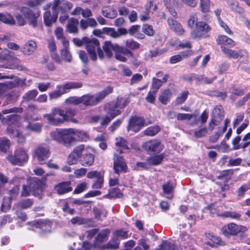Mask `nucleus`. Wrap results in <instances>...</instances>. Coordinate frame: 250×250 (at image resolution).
<instances>
[{
	"label": "nucleus",
	"mask_w": 250,
	"mask_h": 250,
	"mask_svg": "<svg viewBox=\"0 0 250 250\" xmlns=\"http://www.w3.org/2000/svg\"><path fill=\"white\" fill-rule=\"evenodd\" d=\"M21 12L27 20L29 25L35 28L37 26V19L40 16L41 13L39 10L33 11L28 7H22L21 9Z\"/></svg>",
	"instance_id": "9"
},
{
	"label": "nucleus",
	"mask_w": 250,
	"mask_h": 250,
	"mask_svg": "<svg viewBox=\"0 0 250 250\" xmlns=\"http://www.w3.org/2000/svg\"><path fill=\"white\" fill-rule=\"evenodd\" d=\"M61 55L62 60L65 62H70L72 60V56L68 49H62Z\"/></svg>",
	"instance_id": "56"
},
{
	"label": "nucleus",
	"mask_w": 250,
	"mask_h": 250,
	"mask_svg": "<svg viewBox=\"0 0 250 250\" xmlns=\"http://www.w3.org/2000/svg\"><path fill=\"white\" fill-rule=\"evenodd\" d=\"M87 188V184L86 182L78 184L74 189L73 193L75 194L80 193Z\"/></svg>",
	"instance_id": "64"
},
{
	"label": "nucleus",
	"mask_w": 250,
	"mask_h": 250,
	"mask_svg": "<svg viewBox=\"0 0 250 250\" xmlns=\"http://www.w3.org/2000/svg\"><path fill=\"white\" fill-rule=\"evenodd\" d=\"M83 84L81 82H69L63 85H58L57 90L51 92L49 94L50 100L57 99L62 96V94L68 93L71 89H78L82 87Z\"/></svg>",
	"instance_id": "5"
},
{
	"label": "nucleus",
	"mask_w": 250,
	"mask_h": 250,
	"mask_svg": "<svg viewBox=\"0 0 250 250\" xmlns=\"http://www.w3.org/2000/svg\"><path fill=\"white\" fill-rule=\"evenodd\" d=\"M118 108L115 101L111 102L104 106V110L106 113V115L113 119L121 113V111Z\"/></svg>",
	"instance_id": "20"
},
{
	"label": "nucleus",
	"mask_w": 250,
	"mask_h": 250,
	"mask_svg": "<svg viewBox=\"0 0 250 250\" xmlns=\"http://www.w3.org/2000/svg\"><path fill=\"white\" fill-rule=\"evenodd\" d=\"M23 177H18L17 176L14 177L12 179L10 180L9 183L15 185V186L9 191L10 197L11 199H14L18 195L20 190L19 183L21 180H24Z\"/></svg>",
	"instance_id": "21"
},
{
	"label": "nucleus",
	"mask_w": 250,
	"mask_h": 250,
	"mask_svg": "<svg viewBox=\"0 0 250 250\" xmlns=\"http://www.w3.org/2000/svg\"><path fill=\"white\" fill-rule=\"evenodd\" d=\"M162 83L161 80L155 77L153 78L151 83V89L153 91H154V92H157L162 86Z\"/></svg>",
	"instance_id": "53"
},
{
	"label": "nucleus",
	"mask_w": 250,
	"mask_h": 250,
	"mask_svg": "<svg viewBox=\"0 0 250 250\" xmlns=\"http://www.w3.org/2000/svg\"><path fill=\"white\" fill-rule=\"evenodd\" d=\"M102 15L109 19H114L117 15V11L111 6H105L102 9Z\"/></svg>",
	"instance_id": "29"
},
{
	"label": "nucleus",
	"mask_w": 250,
	"mask_h": 250,
	"mask_svg": "<svg viewBox=\"0 0 250 250\" xmlns=\"http://www.w3.org/2000/svg\"><path fill=\"white\" fill-rule=\"evenodd\" d=\"M33 203V199L27 198L20 201L18 203V206L22 209H27L31 207Z\"/></svg>",
	"instance_id": "42"
},
{
	"label": "nucleus",
	"mask_w": 250,
	"mask_h": 250,
	"mask_svg": "<svg viewBox=\"0 0 250 250\" xmlns=\"http://www.w3.org/2000/svg\"><path fill=\"white\" fill-rule=\"evenodd\" d=\"M223 218L229 217L234 219H240L241 214L235 211H227L219 215Z\"/></svg>",
	"instance_id": "44"
},
{
	"label": "nucleus",
	"mask_w": 250,
	"mask_h": 250,
	"mask_svg": "<svg viewBox=\"0 0 250 250\" xmlns=\"http://www.w3.org/2000/svg\"><path fill=\"white\" fill-rule=\"evenodd\" d=\"M25 128L28 130L32 131L36 133H40L42 130V125L39 123L32 124L29 122Z\"/></svg>",
	"instance_id": "46"
},
{
	"label": "nucleus",
	"mask_w": 250,
	"mask_h": 250,
	"mask_svg": "<svg viewBox=\"0 0 250 250\" xmlns=\"http://www.w3.org/2000/svg\"><path fill=\"white\" fill-rule=\"evenodd\" d=\"M125 49H128L130 52L131 50H137L139 48L140 44L133 39H129L125 42Z\"/></svg>",
	"instance_id": "40"
},
{
	"label": "nucleus",
	"mask_w": 250,
	"mask_h": 250,
	"mask_svg": "<svg viewBox=\"0 0 250 250\" xmlns=\"http://www.w3.org/2000/svg\"><path fill=\"white\" fill-rule=\"evenodd\" d=\"M162 189L164 193L170 194L173 192L174 187L170 182H167L163 185Z\"/></svg>",
	"instance_id": "60"
},
{
	"label": "nucleus",
	"mask_w": 250,
	"mask_h": 250,
	"mask_svg": "<svg viewBox=\"0 0 250 250\" xmlns=\"http://www.w3.org/2000/svg\"><path fill=\"white\" fill-rule=\"evenodd\" d=\"M71 182L70 181L59 183L56 189L59 194H63L69 192L72 190V188L70 187Z\"/></svg>",
	"instance_id": "23"
},
{
	"label": "nucleus",
	"mask_w": 250,
	"mask_h": 250,
	"mask_svg": "<svg viewBox=\"0 0 250 250\" xmlns=\"http://www.w3.org/2000/svg\"><path fill=\"white\" fill-rule=\"evenodd\" d=\"M50 156L49 148L48 146H38L34 152V157H36L40 164H44V161L47 159Z\"/></svg>",
	"instance_id": "15"
},
{
	"label": "nucleus",
	"mask_w": 250,
	"mask_h": 250,
	"mask_svg": "<svg viewBox=\"0 0 250 250\" xmlns=\"http://www.w3.org/2000/svg\"><path fill=\"white\" fill-rule=\"evenodd\" d=\"M7 160L13 165L21 166L28 160V156L26 151L21 148L15 150L14 154L9 155Z\"/></svg>",
	"instance_id": "7"
},
{
	"label": "nucleus",
	"mask_w": 250,
	"mask_h": 250,
	"mask_svg": "<svg viewBox=\"0 0 250 250\" xmlns=\"http://www.w3.org/2000/svg\"><path fill=\"white\" fill-rule=\"evenodd\" d=\"M189 92L188 90H185L181 92L175 100L176 104H181L187 99Z\"/></svg>",
	"instance_id": "45"
},
{
	"label": "nucleus",
	"mask_w": 250,
	"mask_h": 250,
	"mask_svg": "<svg viewBox=\"0 0 250 250\" xmlns=\"http://www.w3.org/2000/svg\"><path fill=\"white\" fill-rule=\"evenodd\" d=\"M113 236L115 238L120 239H125L129 237V235L127 231H125L123 229H121L115 230L113 233Z\"/></svg>",
	"instance_id": "43"
},
{
	"label": "nucleus",
	"mask_w": 250,
	"mask_h": 250,
	"mask_svg": "<svg viewBox=\"0 0 250 250\" xmlns=\"http://www.w3.org/2000/svg\"><path fill=\"white\" fill-rule=\"evenodd\" d=\"M84 44L88 52L90 59L93 61H96L97 59V54L101 60L104 58L103 51L101 49L99 40L94 38H88L84 37Z\"/></svg>",
	"instance_id": "4"
},
{
	"label": "nucleus",
	"mask_w": 250,
	"mask_h": 250,
	"mask_svg": "<svg viewBox=\"0 0 250 250\" xmlns=\"http://www.w3.org/2000/svg\"><path fill=\"white\" fill-rule=\"evenodd\" d=\"M143 147L148 154L159 153L163 149L164 146L159 141L153 140L144 143Z\"/></svg>",
	"instance_id": "16"
},
{
	"label": "nucleus",
	"mask_w": 250,
	"mask_h": 250,
	"mask_svg": "<svg viewBox=\"0 0 250 250\" xmlns=\"http://www.w3.org/2000/svg\"><path fill=\"white\" fill-rule=\"evenodd\" d=\"M247 229L246 227L230 223L223 227L221 231L224 236L229 237L230 235H236L239 233H243L246 231Z\"/></svg>",
	"instance_id": "12"
},
{
	"label": "nucleus",
	"mask_w": 250,
	"mask_h": 250,
	"mask_svg": "<svg viewBox=\"0 0 250 250\" xmlns=\"http://www.w3.org/2000/svg\"><path fill=\"white\" fill-rule=\"evenodd\" d=\"M76 114V111L72 109H68L66 111L55 108L52 109L51 114H47V118L50 124L58 125L64 122V121H68Z\"/></svg>",
	"instance_id": "3"
},
{
	"label": "nucleus",
	"mask_w": 250,
	"mask_h": 250,
	"mask_svg": "<svg viewBox=\"0 0 250 250\" xmlns=\"http://www.w3.org/2000/svg\"><path fill=\"white\" fill-rule=\"evenodd\" d=\"M120 239L114 236L107 243L104 245V249H117L119 248Z\"/></svg>",
	"instance_id": "35"
},
{
	"label": "nucleus",
	"mask_w": 250,
	"mask_h": 250,
	"mask_svg": "<svg viewBox=\"0 0 250 250\" xmlns=\"http://www.w3.org/2000/svg\"><path fill=\"white\" fill-rule=\"evenodd\" d=\"M72 4L65 0H60L59 10L62 13H68L72 8Z\"/></svg>",
	"instance_id": "37"
},
{
	"label": "nucleus",
	"mask_w": 250,
	"mask_h": 250,
	"mask_svg": "<svg viewBox=\"0 0 250 250\" xmlns=\"http://www.w3.org/2000/svg\"><path fill=\"white\" fill-rule=\"evenodd\" d=\"M176 246L172 241L163 240L159 245V248L155 250H175Z\"/></svg>",
	"instance_id": "36"
},
{
	"label": "nucleus",
	"mask_w": 250,
	"mask_h": 250,
	"mask_svg": "<svg viewBox=\"0 0 250 250\" xmlns=\"http://www.w3.org/2000/svg\"><path fill=\"white\" fill-rule=\"evenodd\" d=\"M228 4L232 11L240 14L244 13V10L243 8L239 5L238 2L229 1Z\"/></svg>",
	"instance_id": "49"
},
{
	"label": "nucleus",
	"mask_w": 250,
	"mask_h": 250,
	"mask_svg": "<svg viewBox=\"0 0 250 250\" xmlns=\"http://www.w3.org/2000/svg\"><path fill=\"white\" fill-rule=\"evenodd\" d=\"M171 96V92L170 90L168 88L164 90L160 95L159 96L158 99L159 101L163 104H167L168 102L169 101L170 98Z\"/></svg>",
	"instance_id": "33"
},
{
	"label": "nucleus",
	"mask_w": 250,
	"mask_h": 250,
	"mask_svg": "<svg viewBox=\"0 0 250 250\" xmlns=\"http://www.w3.org/2000/svg\"><path fill=\"white\" fill-rule=\"evenodd\" d=\"M130 102V100L128 98L118 97L116 101H115V104L120 109L124 108Z\"/></svg>",
	"instance_id": "47"
},
{
	"label": "nucleus",
	"mask_w": 250,
	"mask_h": 250,
	"mask_svg": "<svg viewBox=\"0 0 250 250\" xmlns=\"http://www.w3.org/2000/svg\"><path fill=\"white\" fill-rule=\"evenodd\" d=\"M15 86V83L13 82L0 83V94L4 93L7 89L14 87Z\"/></svg>",
	"instance_id": "51"
},
{
	"label": "nucleus",
	"mask_w": 250,
	"mask_h": 250,
	"mask_svg": "<svg viewBox=\"0 0 250 250\" xmlns=\"http://www.w3.org/2000/svg\"><path fill=\"white\" fill-rule=\"evenodd\" d=\"M79 24V21L74 18H71L68 20V24L67 25V28L68 31L70 33H76L78 32V30L77 25Z\"/></svg>",
	"instance_id": "32"
},
{
	"label": "nucleus",
	"mask_w": 250,
	"mask_h": 250,
	"mask_svg": "<svg viewBox=\"0 0 250 250\" xmlns=\"http://www.w3.org/2000/svg\"><path fill=\"white\" fill-rule=\"evenodd\" d=\"M229 98L232 102H234L239 97L245 93V90L241 86L235 84H232L229 88Z\"/></svg>",
	"instance_id": "19"
},
{
	"label": "nucleus",
	"mask_w": 250,
	"mask_h": 250,
	"mask_svg": "<svg viewBox=\"0 0 250 250\" xmlns=\"http://www.w3.org/2000/svg\"><path fill=\"white\" fill-rule=\"evenodd\" d=\"M221 106L220 107H215L213 109L211 118L218 120V123H220L224 118L223 111Z\"/></svg>",
	"instance_id": "38"
},
{
	"label": "nucleus",
	"mask_w": 250,
	"mask_h": 250,
	"mask_svg": "<svg viewBox=\"0 0 250 250\" xmlns=\"http://www.w3.org/2000/svg\"><path fill=\"white\" fill-rule=\"evenodd\" d=\"M110 233V229H104L101 230L95 237L93 242V248L98 249H104V245L102 243L106 241Z\"/></svg>",
	"instance_id": "14"
},
{
	"label": "nucleus",
	"mask_w": 250,
	"mask_h": 250,
	"mask_svg": "<svg viewBox=\"0 0 250 250\" xmlns=\"http://www.w3.org/2000/svg\"><path fill=\"white\" fill-rule=\"evenodd\" d=\"M21 118V116L17 114H13L8 115L6 119L9 122V124L16 125L19 120Z\"/></svg>",
	"instance_id": "59"
},
{
	"label": "nucleus",
	"mask_w": 250,
	"mask_h": 250,
	"mask_svg": "<svg viewBox=\"0 0 250 250\" xmlns=\"http://www.w3.org/2000/svg\"><path fill=\"white\" fill-rule=\"evenodd\" d=\"M207 236L210 240V241L208 242V245L212 248H216L218 246L226 245V243L222 241L219 237L213 235L210 233H208Z\"/></svg>",
	"instance_id": "24"
},
{
	"label": "nucleus",
	"mask_w": 250,
	"mask_h": 250,
	"mask_svg": "<svg viewBox=\"0 0 250 250\" xmlns=\"http://www.w3.org/2000/svg\"><path fill=\"white\" fill-rule=\"evenodd\" d=\"M211 28L205 22L199 21L196 28L190 33V36L193 39L200 38H208L209 35L208 33Z\"/></svg>",
	"instance_id": "11"
},
{
	"label": "nucleus",
	"mask_w": 250,
	"mask_h": 250,
	"mask_svg": "<svg viewBox=\"0 0 250 250\" xmlns=\"http://www.w3.org/2000/svg\"><path fill=\"white\" fill-rule=\"evenodd\" d=\"M216 42L218 44H225L230 47H234L236 45L235 42L232 39L225 35L218 36Z\"/></svg>",
	"instance_id": "30"
},
{
	"label": "nucleus",
	"mask_w": 250,
	"mask_h": 250,
	"mask_svg": "<svg viewBox=\"0 0 250 250\" xmlns=\"http://www.w3.org/2000/svg\"><path fill=\"white\" fill-rule=\"evenodd\" d=\"M103 32L114 38L119 37L118 32L113 28L104 27L103 28Z\"/></svg>",
	"instance_id": "54"
},
{
	"label": "nucleus",
	"mask_w": 250,
	"mask_h": 250,
	"mask_svg": "<svg viewBox=\"0 0 250 250\" xmlns=\"http://www.w3.org/2000/svg\"><path fill=\"white\" fill-rule=\"evenodd\" d=\"M60 0H53L52 3V9L53 14L51 15L50 11H46L43 14V20L45 25L50 26L55 22L58 18V14L57 9L59 10V4Z\"/></svg>",
	"instance_id": "8"
},
{
	"label": "nucleus",
	"mask_w": 250,
	"mask_h": 250,
	"mask_svg": "<svg viewBox=\"0 0 250 250\" xmlns=\"http://www.w3.org/2000/svg\"><path fill=\"white\" fill-rule=\"evenodd\" d=\"M198 23L197 16L195 14L190 16L188 21V26L192 30H194Z\"/></svg>",
	"instance_id": "52"
},
{
	"label": "nucleus",
	"mask_w": 250,
	"mask_h": 250,
	"mask_svg": "<svg viewBox=\"0 0 250 250\" xmlns=\"http://www.w3.org/2000/svg\"><path fill=\"white\" fill-rule=\"evenodd\" d=\"M32 225L39 229L38 232L41 236H43L51 232V227L50 223H44L43 221H33L32 222Z\"/></svg>",
	"instance_id": "18"
},
{
	"label": "nucleus",
	"mask_w": 250,
	"mask_h": 250,
	"mask_svg": "<svg viewBox=\"0 0 250 250\" xmlns=\"http://www.w3.org/2000/svg\"><path fill=\"white\" fill-rule=\"evenodd\" d=\"M164 158V154L161 153L147 158L146 161L150 165L157 166L160 165Z\"/></svg>",
	"instance_id": "31"
},
{
	"label": "nucleus",
	"mask_w": 250,
	"mask_h": 250,
	"mask_svg": "<svg viewBox=\"0 0 250 250\" xmlns=\"http://www.w3.org/2000/svg\"><path fill=\"white\" fill-rule=\"evenodd\" d=\"M160 130V128L158 125L151 126L147 127L144 131V135L146 136H153L157 134Z\"/></svg>",
	"instance_id": "41"
},
{
	"label": "nucleus",
	"mask_w": 250,
	"mask_h": 250,
	"mask_svg": "<svg viewBox=\"0 0 250 250\" xmlns=\"http://www.w3.org/2000/svg\"><path fill=\"white\" fill-rule=\"evenodd\" d=\"M113 88L111 86H108L102 91L99 92L95 96V99L97 104L104 100L105 97L113 92Z\"/></svg>",
	"instance_id": "26"
},
{
	"label": "nucleus",
	"mask_w": 250,
	"mask_h": 250,
	"mask_svg": "<svg viewBox=\"0 0 250 250\" xmlns=\"http://www.w3.org/2000/svg\"><path fill=\"white\" fill-rule=\"evenodd\" d=\"M95 150L91 147H85L83 144L75 146L69 155L67 163L69 165H74L78 161L84 167L91 166L95 160Z\"/></svg>",
	"instance_id": "1"
},
{
	"label": "nucleus",
	"mask_w": 250,
	"mask_h": 250,
	"mask_svg": "<svg viewBox=\"0 0 250 250\" xmlns=\"http://www.w3.org/2000/svg\"><path fill=\"white\" fill-rule=\"evenodd\" d=\"M145 122L143 117L132 116L128 121L127 129L128 131L138 132L145 125Z\"/></svg>",
	"instance_id": "13"
},
{
	"label": "nucleus",
	"mask_w": 250,
	"mask_h": 250,
	"mask_svg": "<svg viewBox=\"0 0 250 250\" xmlns=\"http://www.w3.org/2000/svg\"><path fill=\"white\" fill-rule=\"evenodd\" d=\"M91 221V219H84L81 218L78 216H76L75 217L72 218L71 219V223L72 224H78V225H82V224H85L89 222H90Z\"/></svg>",
	"instance_id": "57"
},
{
	"label": "nucleus",
	"mask_w": 250,
	"mask_h": 250,
	"mask_svg": "<svg viewBox=\"0 0 250 250\" xmlns=\"http://www.w3.org/2000/svg\"><path fill=\"white\" fill-rule=\"evenodd\" d=\"M167 23L170 28L174 31L178 35H182L184 34L185 30L182 25L176 20L172 18H168Z\"/></svg>",
	"instance_id": "22"
},
{
	"label": "nucleus",
	"mask_w": 250,
	"mask_h": 250,
	"mask_svg": "<svg viewBox=\"0 0 250 250\" xmlns=\"http://www.w3.org/2000/svg\"><path fill=\"white\" fill-rule=\"evenodd\" d=\"M37 48L36 42L32 40L29 41L21 48V51L25 55H31Z\"/></svg>",
	"instance_id": "25"
},
{
	"label": "nucleus",
	"mask_w": 250,
	"mask_h": 250,
	"mask_svg": "<svg viewBox=\"0 0 250 250\" xmlns=\"http://www.w3.org/2000/svg\"><path fill=\"white\" fill-rule=\"evenodd\" d=\"M209 0H200V8L203 13H207L209 10Z\"/></svg>",
	"instance_id": "63"
},
{
	"label": "nucleus",
	"mask_w": 250,
	"mask_h": 250,
	"mask_svg": "<svg viewBox=\"0 0 250 250\" xmlns=\"http://www.w3.org/2000/svg\"><path fill=\"white\" fill-rule=\"evenodd\" d=\"M81 104L85 106H94L97 105L95 99V96L90 94L83 95L81 96Z\"/></svg>",
	"instance_id": "27"
},
{
	"label": "nucleus",
	"mask_w": 250,
	"mask_h": 250,
	"mask_svg": "<svg viewBox=\"0 0 250 250\" xmlns=\"http://www.w3.org/2000/svg\"><path fill=\"white\" fill-rule=\"evenodd\" d=\"M38 94V92L36 89L30 90L27 92L22 96V103H24L26 102H28L31 100H34Z\"/></svg>",
	"instance_id": "39"
},
{
	"label": "nucleus",
	"mask_w": 250,
	"mask_h": 250,
	"mask_svg": "<svg viewBox=\"0 0 250 250\" xmlns=\"http://www.w3.org/2000/svg\"><path fill=\"white\" fill-rule=\"evenodd\" d=\"M113 169L115 173L119 175L120 173L127 172V166L123 157L116 156V158L114 161Z\"/></svg>",
	"instance_id": "17"
},
{
	"label": "nucleus",
	"mask_w": 250,
	"mask_h": 250,
	"mask_svg": "<svg viewBox=\"0 0 250 250\" xmlns=\"http://www.w3.org/2000/svg\"><path fill=\"white\" fill-rule=\"evenodd\" d=\"M209 95L212 96L220 97L223 101H225L227 97L226 92H221L218 90L210 91Z\"/></svg>",
	"instance_id": "58"
},
{
	"label": "nucleus",
	"mask_w": 250,
	"mask_h": 250,
	"mask_svg": "<svg viewBox=\"0 0 250 250\" xmlns=\"http://www.w3.org/2000/svg\"><path fill=\"white\" fill-rule=\"evenodd\" d=\"M65 103L67 104H74L75 105H77L81 104V97H70L66 99Z\"/></svg>",
	"instance_id": "61"
},
{
	"label": "nucleus",
	"mask_w": 250,
	"mask_h": 250,
	"mask_svg": "<svg viewBox=\"0 0 250 250\" xmlns=\"http://www.w3.org/2000/svg\"><path fill=\"white\" fill-rule=\"evenodd\" d=\"M210 148H217L223 152H227L230 150L229 145L224 140L219 145L211 146Z\"/></svg>",
	"instance_id": "55"
},
{
	"label": "nucleus",
	"mask_w": 250,
	"mask_h": 250,
	"mask_svg": "<svg viewBox=\"0 0 250 250\" xmlns=\"http://www.w3.org/2000/svg\"><path fill=\"white\" fill-rule=\"evenodd\" d=\"M10 146V141L5 137L0 138V150L6 152Z\"/></svg>",
	"instance_id": "50"
},
{
	"label": "nucleus",
	"mask_w": 250,
	"mask_h": 250,
	"mask_svg": "<svg viewBox=\"0 0 250 250\" xmlns=\"http://www.w3.org/2000/svg\"><path fill=\"white\" fill-rule=\"evenodd\" d=\"M221 51L229 59H236L238 58H243L245 62H248L249 54L245 49H239L238 51L232 50L225 46H221Z\"/></svg>",
	"instance_id": "10"
},
{
	"label": "nucleus",
	"mask_w": 250,
	"mask_h": 250,
	"mask_svg": "<svg viewBox=\"0 0 250 250\" xmlns=\"http://www.w3.org/2000/svg\"><path fill=\"white\" fill-rule=\"evenodd\" d=\"M142 32L148 37H152L155 34V31L151 25L144 24L142 28Z\"/></svg>",
	"instance_id": "48"
},
{
	"label": "nucleus",
	"mask_w": 250,
	"mask_h": 250,
	"mask_svg": "<svg viewBox=\"0 0 250 250\" xmlns=\"http://www.w3.org/2000/svg\"><path fill=\"white\" fill-rule=\"evenodd\" d=\"M0 21L4 23L11 25L15 24V21L12 17H8L6 15L0 13Z\"/></svg>",
	"instance_id": "62"
},
{
	"label": "nucleus",
	"mask_w": 250,
	"mask_h": 250,
	"mask_svg": "<svg viewBox=\"0 0 250 250\" xmlns=\"http://www.w3.org/2000/svg\"><path fill=\"white\" fill-rule=\"evenodd\" d=\"M42 182L40 180H37L31 182L30 186L33 190V194L35 196L41 197L42 193Z\"/></svg>",
	"instance_id": "28"
},
{
	"label": "nucleus",
	"mask_w": 250,
	"mask_h": 250,
	"mask_svg": "<svg viewBox=\"0 0 250 250\" xmlns=\"http://www.w3.org/2000/svg\"><path fill=\"white\" fill-rule=\"evenodd\" d=\"M105 196L106 198L110 199L116 198H119L123 196V193L119 188L116 187L109 189L108 194Z\"/></svg>",
	"instance_id": "34"
},
{
	"label": "nucleus",
	"mask_w": 250,
	"mask_h": 250,
	"mask_svg": "<svg viewBox=\"0 0 250 250\" xmlns=\"http://www.w3.org/2000/svg\"><path fill=\"white\" fill-rule=\"evenodd\" d=\"M74 134V130L72 128H57L50 132V137L58 143L66 147H69L73 145L75 141V138L73 135Z\"/></svg>",
	"instance_id": "2"
},
{
	"label": "nucleus",
	"mask_w": 250,
	"mask_h": 250,
	"mask_svg": "<svg viewBox=\"0 0 250 250\" xmlns=\"http://www.w3.org/2000/svg\"><path fill=\"white\" fill-rule=\"evenodd\" d=\"M103 49L108 58H110L113 56L112 50L115 52L118 51L123 52L124 54H128L130 57H133L134 55L132 52H130L128 49H125L124 47L119 45L118 44H113L111 42L106 41L104 42L102 46Z\"/></svg>",
	"instance_id": "6"
}]
</instances>
